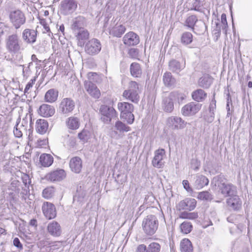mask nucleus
I'll list each match as a JSON object with an SVG mask.
<instances>
[{
  "mask_svg": "<svg viewBox=\"0 0 252 252\" xmlns=\"http://www.w3.org/2000/svg\"><path fill=\"white\" fill-rule=\"evenodd\" d=\"M131 75L134 77H140L142 71L140 65L137 63H133L130 66Z\"/></svg>",
  "mask_w": 252,
  "mask_h": 252,
  "instance_id": "39",
  "label": "nucleus"
},
{
  "mask_svg": "<svg viewBox=\"0 0 252 252\" xmlns=\"http://www.w3.org/2000/svg\"><path fill=\"white\" fill-rule=\"evenodd\" d=\"M20 122V125L27 129L28 126L29 125L30 127H32V115L31 114H27L24 118H23L21 122L20 120H18Z\"/></svg>",
  "mask_w": 252,
  "mask_h": 252,
  "instance_id": "44",
  "label": "nucleus"
},
{
  "mask_svg": "<svg viewBox=\"0 0 252 252\" xmlns=\"http://www.w3.org/2000/svg\"><path fill=\"white\" fill-rule=\"evenodd\" d=\"M78 2L76 0H63L60 4V11L64 15H69L77 9Z\"/></svg>",
  "mask_w": 252,
  "mask_h": 252,
  "instance_id": "7",
  "label": "nucleus"
},
{
  "mask_svg": "<svg viewBox=\"0 0 252 252\" xmlns=\"http://www.w3.org/2000/svg\"><path fill=\"white\" fill-rule=\"evenodd\" d=\"M197 198L205 201H211L213 199L212 195L208 191H202L198 193Z\"/></svg>",
  "mask_w": 252,
  "mask_h": 252,
  "instance_id": "49",
  "label": "nucleus"
},
{
  "mask_svg": "<svg viewBox=\"0 0 252 252\" xmlns=\"http://www.w3.org/2000/svg\"><path fill=\"white\" fill-rule=\"evenodd\" d=\"M163 82L166 87L174 88L176 84V80L171 73L167 71L163 75Z\"/></svg>",
  "mask_w": 252,
  "mask_h": 252,
  "instance_id": "28",
  "label": "nucleus"
},
{
  "mask_svg": "<svg viewBox=\"0 0 252 252\" xmlns=\"http://www.w3.org/2000/svg\"><path fill=\"white\" fill-rule=\"evenodd\" d=\"M19 119L17 120V124L14 126L13 133L15 137L20 138L22 136L24 132L27 131V129L20 125V122H18Z\"/></svg>",
  "mask_w": 252,
  "mask_h": 252,
  "instance_id": "41",
  "label": "nucleus"
},
{
  "mask_svg": "<svg viewBox=\"0 0 252 252\" xmlns=\"http://www.w3.org/2000/svg\"><path fill=\"white\" fill-rule=\"evenodd\" d=\"M141 87L135 81H131L128 83L127 89L123 93V96L126 100L137 103L140 99L139 94Z\"/></svg>",
  "mask_w": 252,
  "mask_h": 252,
  "instance_id": "2",
  "label": "nucleus"
},
{
  "mask_svg": "<svg viewBox=\"0 0 252 252\" xmlns=\"http://www.w3.org/2000/svg\"><path fill=\"white\" fill-rule=\"evenodd\" d=\"M180 250L181 252H192V246L188 239H184L181 241Z\"/></svg>",
  "mask_w": 252,
  "mask_h": 252,
  "instance_id": "40",
  "label": "nucleus"
},
{
  "mask_svg": "<svg viewBox=\"0 0 252 252\" xmlns=\"http://www.w3.org/2000/svg\"><path fill=\"white\" fill-rule=\"evenodd\" d=\"M198 19L194 15L189 16L186 20L185 26L190 28L192 31L194 30V27Z\"/></svg>",
  "mask_w": 252,
  "mask_h": 252,
  "instance_id": "43",
  "label": "nucleus"
},
{
  "mask_svg": "<svg viewBox=\"0 0 252 252\" xmlns=\"http://www.w3.org/2000/svg\"><path fill=\"white\" fill-rule=\"evenodd\" d=\"M42 210L45 217L49 219H52L56 216V210L54 205L50 202H45L42 206Z\"/></svg>",
  "mask_w": 252,
  "mask_h": 252,
  "instance_id": "13",
  "label": "nucleus"
},
{
  "mask_svg": "<svg viewBox=\"0 0 252 252\" xmlns=\"http://www.w3.org/2000/svg\"><path fill=\"white\" fill-rule=\"evenodd\" d=\"M161 246L157 242H152L147 247L144 244L137 246L136 252H160Z\"/></svg>",
  "mask_w": 252,
  "mask_h": 252,
  "instance_id": "16",
  "label": "nucleus"
},
{
  "mask_svg": "<svg viewBox=\"0 0 252 252\" xmlns=\"http://www.w3.org/2000/svg\"><path fill=\"white\" fill-rule=\"evenodd\" d=\"M191 96L195 101L200 102L205 100L207 94L202 89H197L192 93Z\"/></svg>",
  "mask_w": 252,
  "mask_h": 252,
  "instance_id": "37",
  "label": "nucleus"
},
{
  "mask_svg": "<svg viewBox=\"0 0 252 252\" xmlns=\"http://www.w3.org/2000/svg\"><path fill=\"white\" fill-rule=\"evenodd\" d=\"M75 107L74 101L70 98H63L60 105V109L63 114H68L72 111Z\"/></svg>",
  "mask_w": 252,
  "mask_h": 252,
  "instance_id": "17",
  "label": "nucleus"
},
{
  "mask_svg": "<svg viewBox=\"0 0 252 252\" xmlns=\"http://www.w3.org/2000/svg\"><path fill=\"white\" fill-rule=\"evenodd\" d=\"M101 45L100 41L96 38L88 41L85 46V51L90 55L97 54L101 50Z\"/></svg>",
  "mask_w": 252,
  "mask_h": 252,
  "instance_id": "9",
  "label": "nucleus"
},
{
  "mask_svg": "<svg viewBox=\"0 0 252 252\" xmlns=\"http://www.w3.org/2000/svg\"><path fill=\"white\" fill-rule=\"evenodd\" d=\"M22 38L26 43L33 44L36 41L37 31L31 29H25L22 31Z\"/></svg>",
  "mask_w": 252,
  "mask_h": 252,
  "instance_id": "11",
  "label": "nucleus"
},
{
  "mask_svg": "<svg viewBox=\"0 0 252 252\" xmlns=\"http://www.w3.org/2000/svg\"><path fill=\"white\" fill-rule=\"evenodd\" d=\"M173 101L169 94L167 97L163 98L162 107L165 112L168 113L172 112L174 109Z\"/></svg>",
  "mask_w": 252,
  "mask_h": 252,
  "instance_id": "34",
  "label": "nucleus"
},
{
  "mask_svg": "<svg viewBox=\"0 0 252 252\" xmlns=\"http://www.w3.org/2000/svg\"><path fill=\"white\" fill-rule=\"evenodd\" d=\"M128 54L130 57L136 59L139 57V51L137 49L131 48L129 50Z\"/></svg>",
  "mask_w": 252,
  "mask_h": 252,
  "instance_id": "52",
  "label": "nucleus"
},
{
  "mask_svg": "<svg viewBox=\"0 0 252 252\" xmlns=\"http://www.w3.org/2000/svg\"><path fill=\"white\" fill-rule=\"evenodd\" d=\"M47 229L49 233L54 236H59L62 232L60 224L57 222L54 221L49 223Z\"/></svg>",
  "mask_w": 252,
  "mask_h": 252,
  "instance_id": "29",
  "label": "nucleus"
},
{
  "mask_svg": "<svg viewBox=\"0 0 252 252\" xmlns=\"http://www.w3.org/2000/svg\"><path fill=\"white\" fill-rule=\"evenodd\" d=\"M130 130V127L120 121H117L110 133L112 138L119 139L122 137V134Z\"/></svg>",
  "mask_w": 252,
  "mask_h": 252,
  "instance_id": "8",
  "label": "nucleus"
},
{
  "mask_svg": "<svg viewBox=\"0 0 252 252\" xmlns=\"http://www.w3.org/2000/svg\"><path fill=\"white\" fill-rule=\"evenodd\" d=\"M55 112V108L53 106L43 104L41 105L38 109V113L44 117L52 116Z\"/></svg>",
  "mask_w": 252,
  "mask_h": 252,
  "instance_id": "25",
  "label": "nucleus"
},
{
  "mask_svg": "<svg viewBox=\"0 0 252 252\" xmlns=\"http://www.w3.org/2000/svg\"><path fill=\"white\" fill-rule=\"evenodd\" d=\"M124 43L127 46H134L139 43V36L133 32L126 33L123 38Z\"/></svg>",
  "mask_w": 252,
  "mask_h": 252,
  "instance_id": "19",
  "label": "nucleus"
},
{
  "mask_svg": "<svg viewBox=\"0 0 252 252\" xmlns=\"http://www.w3.org/2000/svg\"><path fill=\"white\" fill-rule=\"evenodd\" d=\"M41 164L44 167H49L54 161L53 157L50 154H43L39 158Z\"/></svg>",
  "mask_w": 252,
  "mask_h": 252,
  "instance_id": "36",
  "label": "nucleus"
},
{
  "mask_svg": "<svg viewBox=\"0 0 252 252\" xmlns=\"http://www.w3.org/2000/svg\"><path fill=\"white\" fill-rule=\"evenodd\" d=\"M48 128V123L44 119H38L36 122L35 129L40 134H44Z\"/></svg>",
  "mask_w": 252,
  "mask_h": 252,
  "instance_id": "32",
  "label": "nucleus"
},
{
  "mask_svg": "<svg viewBox=\"0 0 252 252\" xmlns=\"http://www.w3.org/2000/svg\"><path fill=\"white\" fill-rule=\"evenodd\" d=\"M69 165L72 172L76 174H79L82 170V160L78 157H73L70 159Z\"/></svg>",
  "mask_w": 252,
  "mask_h": 252,
  "instance_id": "22",
  "label": "nucleus"
},
{
  "mask_svg": "<svg viewBox=\"0 0 252 252\" xmlns=\"http://www.w3.org/2000/svg\"><path fill=\"white\" fill-rule=\"evenodd\" d=\"M36 80V78L34 77L33 79H32L30 80V81L27 84L24 92L25 93H29V90L32 87L33 85L34 84Z\"/></svg>",
  "mask_w": 252,
  "mask_h": 252,
  "instance_id": "56",
  "label": "nucleus"
},
{
  "mask_svg": "<svg viewBox=\"0 0 252 252\" xmlns=\"http://www.w3.org/2000/svg\"><path fill=\"white\" fill-rule=\"evenodd\" d=\"M192 41V35L190 32H185L181 36V42L185 45L190 43Z\"/></svg>",
  "mask_w": 252,
  "mask_h": 252,
  "instance_id": "47",
  "label": "nucleus"
},
{
  "mask_svg": "<svg viewBox=\"0 0 252 252\" xmlns=\"http://www.w3.org/2000/svg\"><path fill=\"white\" fill-rule=\"evenodd\" d=\"M13 245L14 246L19 249L20 250L23 249V245L21 243L19 239L18 238H15L13 240Z\"/></svg>",
  "mask_w": 252,
  "mask_h": 252,
  "instance_id": "58",
  "label": "nucleus"
},
{
  "mask_svg": "<svg viewBox=\"0 0 252 252\" xmlns=\"http://www.w3.org/2000/svg\"><path fill=\"white\" fill-rule=\"evenodd\" d=\"M54 192L55 189L53 187H47L43 190L42 196L46 199H49L53 196Z\"/></svg>",
  "mask_w": 252,
  "mask_h": 252,
  "instance_id": "48",
  "label": "nucleus"
},
{
  "mask_svg": "<svg viewBox=\"0 0 252 252\" xmlns=\"http://www.w3.org/2000/svg\"><path fill=\"white\" fill-rule=\"evenodd\" d=\"M169 69L175 73H179L185 67V64L181 63L176 60H172L168 63Z\"/></svg>",
  "mask_w": 252,
  "mask_h": 252,
  "instance_id": "30",
  "label": "nucleus"
},
{
  "mask_svg": "<svg viewBox=\"0 0 252 252\" xmlns=\"http://www.w3.org/2000/svg\"><path fill=\"white\" fill-rule=\"evenodd\" d=\"M8 18L10 24L16 30L20 29L26 22V17L24 13L19 9L9 11Z\"/></svg>",
  "mask_w": 252,
  "mask_h": 252,
  "instance_id": "5",
  "label": "nucleus"
},
{
  "mask_svg": "<svg viewBox=\"0 0 252 252\" xmlns=\"http://www.w3.org/2000/svg\"><path fill=\"white\" fill-rule=\"evenodd\" d=\"M78 136L83 142H86L90 138V134L88 130L84 129L78 133Z\"/></svg>",
  "mask_w": 252,
  "mask_h": 252,
  "instance_id": "51",
  "label": "nucleus"
},
{
  "mask_svg": "<svg viewBox=\"0 0 252 252\" xmlns=\"http://www.w3.org/2000/svg\"><path fill=\"white\" fill-rule=\"evenodd\" d=\"M100 111L101 112V115L107 116L111 118L117 117V112L112 107L103 105L101 106Z\"/></svg>",
  "mask_w": 252,
  "mask_h": 252,
  "instance_id": "35",
  "label": "nucleus"
},
{
  "mask_svg": "<svg viewBox=\"0 0 252 252\" xmlns=\"http://www.w3.org/2000/svg\"><path fill=\"white\" fill-rule=\"evenodd\" d=\"M8 142V139L6 137H0V150H3Z\"/></svg>",
  "mask_w": 252,
  "mask_h": 252,
  "instance_id": "55",
  "label": "nucleus"
},
{
  "mask_svg": "<svg viewBox=\"0 0 252 252\" xmlns=\"http://www.w3.org/2000/svg\"><path fill=\"white\" fill-rule=\"evenodd\" d=\"M29 192V187L27 186V188H25V189H23V190L21 192V194H22L23 195V196H22L23 198H24V199H26V197H25V195L26 196L28 194Z\"/></svg>",
  "mask_w": 252,
  "mask_h": 252,
  "instance_id": "64",
  "label": "nucleus"
},
{
  "mask_svg": "<svg viewBox=\"0 0 252 252\" xmlns=\"http://www.w3.org/2000/svg\"><path fill=\"white\" fill-rule=\"evenodd\" d=\"M66 176L65 171L63 169H57L48 173L45 179L51 182L60 181L63 180Z\"/></svg>",
  "mask_w": 252,
  "mask_h": 252,
  "instance_id": "18",
  "label": "nucleus"
},
{
  "mask_svg": "<svg viewBox=\"0 0 252 252\" xmlns=\"http://www.w3.org/2000/svg\"><path fill=\"white\" fill-rule=\"evenodd\" d=\"M180 228L182 233L184 234H188L191 231L192 225L189 222L184 221L181 224Z\"/></svg>",
  "mask_w": 252,
  "mask_h": 252,
  "instance_id": "45",
  "label": "nucleus"
},
{
  "mask_svg": "<svg viewBox=\"0 0 252 252\" xmlns=\"http://www.w3.org/2000/svg\"><path fill=\"white\" fill-rule=\"evenodd\" d=\"M58 92L54 89L49 90L45 95V99L46 101L48 102H54L58 98Z\"/></svg>",
  "mask_w": 252,
  "mask_h": 252,
  "instance_id": "38",
  "label": "nucleus"
},
{
  "mask_svg": "<svg viewBox=\"0 0 252 252\" xmlns=\"http://www.w3.org/2000/svg\"><path fill=\"white\" fill-rule=\"evenodd\" d=\"M238 217L237 216H236L235 215H231L230 216H229L227 220L228 222H231V223H236V220L237 218ZM238 217H241L240 216H238Z\"/></svg>",
  "mask_w": 252,
  "mask_h": 252,
  "instance_id": "61",
  "label": "nucleus"
},
{
  "mask_svg": "<svg viewBox=\"0 0 252 252\" xmlns=\"http://www.w3.org/2000/svg\"><path fill=\"white\" fill-rule=\"evenodd\" d=\"M23 182L25 185V188H27L28 185L30 183V180L29 177L27 175H24L22 177Z\"/></svg>",
  "mask_w": 252,
  "mask_h": 252,
  "instance_id": "60",
  "label": "nucleus"
},
{
  "mask_svg": "<svg viewBox=\"0 0 252 252\" xmlns=\"http://www.w3.org/2000/svg\"><path fill=\"white\" fill-rule=\"evenodd\" d=\"M65 124L68 129L76 130L79 127L80 123L77 117L72 116L66 119Z\"/></svg>",
  "mask_w": 252,
  "mask_h": 252,
  "instance_id": "33",
  "label": "nucleus"
},
{
  "mask_svg": "<svg viewBox=\"0 0 252 252\" xmlns=\"http://www.w3.org/2000/svg\"><path fill=\"white\" fill-rule=\"evenodd\" d=\"M191 167L194 170L197 171L198 170L200 163L199 161L195 158H192L190 161Z\"/></svg>",
  "mask_w": 252,
  "mask_h": 252,
  "instance_id": "53",
  "label": "nucleus"
},
{
  "mask_svg": "<svg viewBox=\"0 0 252 252\" xmlns=\"http://www.w3.org/2000/svg\"><path fill=\"white\" fill-rule=\"evenodd\" d=\"M5 48L12 55L16 54V58L19 61L23 58L21 51L24 50L22 42L18 35L14 33L8 35L5 40Z\"/></svg>",
  "mask_w": 252,
  "mask_h": 252,
  "instance_id": "1",
  "label": "nucleus"
},
{
  "mask_svg": "<svg viewBox=\"0 0 252 252\" xmlns=\"http://www.w3.org/2000/svg\"><path fill=\"white\" fill-rule=\"evenodd\" d=\"M126 30L125 26L114 21L110 25V34L114 36L120 37L124 33Z\"/></svg>",
  "mask_w": 252,
  "mask_h": 252,
  "instance_id": "20",
  "label": "nucleus"
},
{
  "mask_svg": "<svg viewBox=\"0 0 252 252\" xmlns=\"http://www.w3.org/2000/svg\"><path fill=\"white\" fill-rule=\"evenodd\" d=\"M88 81H85L84 86L87 92L94 98H98L100 92L97 87L93 82H97L98 75L94 72H89L88 74Z\"/></svg>",
  "mask_w": 252,
  "mask_h": 252,
  "instance_id": "6",
  "label": "nucleus"
},
{
  "mask_svg": "<svg viewBox=\"0 0 252 252\" xmlns=\"http://www.w3.org/2000/svg\"><path fill=\"white\" fill-rule=\"evenodd\" d=\"M202 105L191 102L185 105L182 109V114L185 116H191L197 113L201 109Z\"/></svg>",
  "mask_w": 252,
  "mask_h": 252,
  "instance_id": "10",
  "label": "nucleus"
},
{
  "mask_svg": "<svg viewBox=\"0 0 252 252\" xmlns=\"http://www.w3.org/2000/svg\"><path fill=\"white\" fill-rule=\"evenodd\" d=\"M215 113L213 112L209 111L207 115L204 116V119L208 123H211L214 121Z\"/></svg>",
  "mask_w": 252,
  "mask_h": 252,
  "instance_id": "54",
  "label": "nucleus"
},
{
  "mask_svg": "<svg viewBox=\"0 0 252 252\" xmlns=\"http://www.w3.org/2000/svg\"><path fill=\"white\" fill-rule=\"evenodd\" d=\"M73 33L77 40L78 45L80 46L84 45L85 40L89 37V33L85 29Z\"/></svg>",
  "mask_w": 252,
  "mask_h": 252,
  "instance_id": "24",
  "label": "nucleus"
},
{
  "mask_svg": "<svg viewBox=\"0 0 252 252\" xmlns=\"http://www.w3.org/2000/svg\"><path fill=\"white\" fill-rule=\"evenodd\" d=\"M118 108L120 111V117L126 121L129 124H131L134 121V116L132 112L134 107L132 104L126 102H119Z\"/></svg>",
  "mask_w": 252,
  "mask_h": 252,
  "instance_id": "4",
  "label": "nucleus"
},
{
  "mask_svg": "<svg viewBox=\"0 0 252 252\" xmlns=\"http://www.w3.org/2000/svg\"><path fill=\"white\" fill-rule=\"evenodd\" d=\"M169 95L172 100L177 101L178 103H182L186 98V94L178 92H172L170 93Z\"/></svg>",
  "mask_w": 252,
  "mask_h": 252,
  "instance_id": "42",
  "label": "nucleus"
},
{
  "mask_svg": "<svg viewBox=\"0 0 252 252\" xmlns=\"http://www.w3.org/2000/svg\"><path fill=\"white\" fill-rule=\"evenodd\" d=\"M165 156V150L159 149L155 152V156L152 160L153 165L157 168H161L164 165L163 161L164 157Z\"/></svg>",
  "mask_w": 252,
  "mask_h": 252,
  "instance_id": "15",
  "label": "nucleus"
},
{
  "mask_svg": "<svg viewBox=\"0 0 252 252\" xmlns=\"http://www.w3.org/2000/svg\"><path fill=\"white\" fill-rule=\"evenodd\" d=\"M167 124L168 126L173 129H179L184 128L187 123L180 117L172 116L168 118Z\"/></svg>",
  "mask_w": 252,
  "mask_h": 252,
  "instance_id": "12",
  "label": "nucleus"
},
{
  "mask_svg": "<svg viewBox=\"0 0 252 252\" xmlns=\"http://www.w3.org/2000/svg\"><path fill=\"white\" fill-rule=\"evenodd\" d=\"M228 206L234 210L239 209L242 205L240 197L236 194L231 196L227 200Z\"/></svg>",
  "mask_w": 252,
  "mask_h": 252,
  "instance_id": "26",
  "label": "nucleus"
},
{
  "mask_svg": "<svg viewBox=\"0 0 252 252\" xmlns=\"http://www.w3.org/2000/svg\"><path fill=\"white\" fill-rule=\"evenodd\" d=\"M196 201L194 198H188L181 201L178 205L179 210H193L196 207Z\"/></svg>",
  "mask_w": 252,
  "mask_h": 252,
  "instance_id": "21",
  "label": "nucleus"
},
{
  "mask_svg": "<svg viewBox=\"0 0 252 252\" xmlns=\"http://www.w3.org/2000/svg\"><path fill=\"white\" fill-rule=\"evenodd\" d=\"M222 194L225 196H232L237 194L236 187L231 184L222 183L220 186Z\"/></svg>",
  "mask_w": 252,
  "mask_h": 252,
  "instance_id": "23",
  "label": "nucleus"
},
{
  "mask_svg": "<svg viewBox=\"0 0 252 252\" xmlns=\"http://www.w3.org/2000/svg\"><path fill=\"white\" fill-rule=\"evenodd\" d=\"M198 218V214L195 212H182L179 215V218L183 219L193 220Z\"/></svg>",
  "mask_w": 252,
  "mask_h": 252,
  "instance_id": "46",
  "label": "nucleus"
},
{
  "mask_svg": "<svg viewBox=\"0 0 252 252\" xmlns=\"http://www.w3.org/2000/svg\"><path fill=\"white\" fill-rule=\"evenodd\" d=\"M31 64H32V62H31L30 63H29V66L26 68H24V65H22L23 67V74L24 77H25L26 76H28V72H29V70L30 69V66Z\"/></svg>",
  "mask_w": 252,
  "mask_h": 252,
  "instance_id": "62",
  "label": "nucleus"
},
{
  "mask_svg": "<svg viewBox=\"0 0 252 252\" xmlns=\"http://www.w3.org/2000/svg\"><path fill=\"white\" fill-rule=\"evenodd\" d=\"M191 10H194L199 12H203L201 8V1L200 0H193L191 3Z\"/></svg>",
  "mask_w": 252,
  "mask_h": 252,
  "instance_id": "50",
  "label": "nucleus"
},
{
  "mask_svg": "<svg viewBox=\"0 0 252 252\" xmlns=\"http://www.w3.org/2000/svg\"><path fill=\"white\" fill-rule=\"evenodd\" d=\"M183 185L184 186V189L188 192H192V189L190 187L189 182L188 180H183Z\"/></svg>",
  "mask_w": 252,
  "mask_h": 252,
  "instance_id": "57",
  "label": "nucleus"
},
{
  "mask_svg": "<svg viewBox=\"0 0 252 252\" xmlns=\"http://www.w3.org/2000/svg\"><path fill=\"white\" fill-rule=\"evenodd\" d=\"M158 221L157 217L152 215L144 218L142 223V227L144 232L148 236L154 234L158 229Z\"/></svg>",
  "mask_w": 252,
  "mask_h": 252,
  "instance_id": "3",
  "label": "nucleus"
},
{
  "mask_svg": "<svg viewBox=\"0 0 252 252\" xmlns=\"http://www.w3.org/2000/svg\"><path fill=\"white\" fill-rule=\"evenodd\" d=\"M213 81V78L209 74H204L198 80V85L203 88H209Z\"/></svg>",
  "mask_w": 252,
  "mask_h": 252,
  "instance_id": "31",
  "label": "nucleus"
},
{
  "mask_svg": "<svg viewBox=\"0 0 252 252\" xmlns=\"http://www.w3.org/2000/svg\"><path fill=\"white\" fill-rule=\"evenodd\" d=\"M216 101L215 99H213L210 103L209 106V111L211 112H215V110L216 109Z\"/></svg>",
  "mask_w": 252,
  "mask_h": 252,
  "instance_id": "59",
  "label": "nucleus"
},
{
  "mask_svg": "<svg viewBox=\"0 0 252 252\" xmlns=\"http://www.w3.org/2000/svg\"><path fill=\"white\" fill-rule=\"evenodd\" d=\"M86 26V19L83 16H79L72 20L70 28L73 32L85 29Z\"/></svg>",
  "mask_w": 252,
  "mask_h": 252,
  "instance_id": "14",
  "label": "nucleus"
},
{
  "mask_svg": "<svg viewBox=\"0 0 252 252\" xmlns=\"http://www.w3.org/2000/svg\"><path fill=\"white\" fill-rule=\"evenodd\" d=\"M209 184L208 179L202 175L197 174L195 177L194 186L195 189H200Z\"/></svg>",
  "mask_w": 252,
  "mask_h": 252,
  "instance_id": "27",
  "label": "nucleus"
},
{
  "mask_svg": "<svg viewBox=\"0 0 252 252\" xmlns=\"http://www.w3.org/2000/svg\"><path fill=\"white\" fill-rule=\"evenodd\" d=\"M112 119V118L104 115H102L101 117V120L105 124H109L111 122Z\"/></svg>",
  "mask_w": 252,
  "mask_h": 252,
  "instance_id": "63",
  "label": "nucleus"
}]
</instances>
